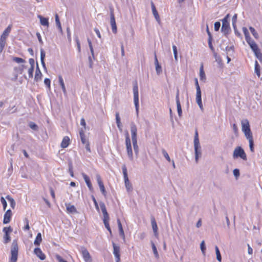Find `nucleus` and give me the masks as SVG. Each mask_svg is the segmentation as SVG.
I'll return each instance as SVG.
<instances>
[{"label": "nucleus", "mask_w": 262, "mask_h": 262, "mask_svg": "<svg viewBox=\"0 0 262 262\" xmlns=\"http://www.w3.org/2000/svg\"><path fill=\"white\" fill-rule=\"evenodd\" d=\"M249 141V148L251 152H254V142L253 140V137L250 138L249 139H247Z\"/></svg>", "instance_id": "2f4dec72"}, {"label": "nucleus", "mask_w": 262, "mask_h": 262, "mask_svg": "<svg viewBox=\"0 0 262 262\" xmlns=\"http://www.w3.org/2000/svg\"><path fill=\"white\" fill-rule=\"evenodd\" d=\"M12 229L10 227H4L3 228V231L5 233V234H9V233L12 231Z\"/></svg>", "instance_id": "603ef678"}, {"label": "nucleus", "mask_w": 262, "mask_h": 262, "mask_svg": "<svg viewBox=\"0 0 262 262\" xmlns=\"http://www.w3.org/2000/svg\"><path fill=\"white\" fill-rule=\"evenodd\" d=\"M81 175H82L89 190L91 192H93L94 189H93V186L92 185L90 178L88 176H87L85 173H84L83 172H82L81 173Z\"/></svg>", "instance_id": "f8f14e48"}, {"label": "nucleus", "mask_w": 262, "mask_h": 262, "mask_svg": "<svg viewBox=\"0 0 262 262\" xmlns=\"http://www.w3.org/2000/svg\"><path fill=\"white\" fill-rule=\"evenodd\" d=\"M41 241H42L41 234V233L39 232L37 233V234L36 236V238L34 241V244L35 246H39V245H40Z\"/></svg>", "instance_id": "bb28decb"}, {"label": "nucleus", "mask_w": 262, "mask_h": 262, "mask_svg": "<svg viewBox=\"0 0 262 262\" xmlns=\"http://www.w3.org/2000/svg\"><path fill=\"white\" fill-rule=\"evenodd\" d=\"M113 247V254L115 257L116 262H120V247L117 246L114 242H112Z\"/></svg>", "instance_id": "9b49d317"}, {"label": "nucleus", "mask_w": 262, "mask_h": 262, "mask_svg": "<svg viewBox=\"0 0 262 262\" xmlns=\"http://www.w3.org/2000/svg\"><path fill=\"white\" fill-rule=\"evenodd\" d=\"M254 72L256 75L259 77L260 76V67L258 62L256 60L254 64Z\"/></svg>", "instance_id": "cd10ccee"}, {"label": "nucleus", "mask_w": 262, "mask_h": 262, "mask_svg": "<svg viewBox=\"0 0 262 262\" xmlns=\"http://www.w3.org/2000/svg\"><path fill=\"white\" fill-rule=\"evenodd\" d=\"M100 188V191L101 192H102V193L103 194V195L104 196H106V191L105 190V187H104V186L103 185V186H100L99 187Z\"/></svg>", "instance_id": "69168bd1"}, {"label": "nucleus", "mask_w": 262, "mask_h": 262, "mask_svg": "<svg viewBox=\"0 0 262 262\" xmlns=\"http://www.w3.org/2000/svg\"><path fill=\"white\" fill-rule=\"evenodd\" d=\"M80 252L84 262H92V258L89 252L84 246L80 247Z\"/></svg>", "instance_id": "1a4fd4ad"}, {"label": "nucleus", "mask_w": 262, "mask_h": 262, "mask_svg": "<svg viewBox=\"0 0 262 262\" xmlns=\"http://www.w3.org/2000/svg\"><path fill=\"white\" fill-rule=\"evenodd\" d=\"M34 69V68H33V67H30V68L29 69V70H28V75H29V77L30 78H32V77H33Z\"/></svg>", "instance_id": "13d9d810"}, {"label": "nucleus", "mask_w": 262, "mask_h": 262, "mask_svg": "<svg viewBox=\"0 0 262 262\" xmlns=\"http://www.w3.org/2000/svg\"><path fill=\"white\" fill-rule=\"evenodd\" d=\"M42 77V73L38 67V63H37V68L35 71L34 80L36 81L40 80Z\"/></svg>", "instance_id": "4be33fe9"}, {"label": "nucleus", "mask_w": 262, "mask_h": 262, "mask_svg": "<svg viewBox=\"0 0 262 262\" xmlns=\"http://www.w3.org/2000/svg\"><path fill=\"white\" fill-rule=\"evenodd\" d=\"M92 200H93V201L94 202V204L95 205L96 210L99 211V206H98V203L94 196H92Z\"/></svg>", "instance_id": "0e129e2a"}, {"label": "nucleus", "mask_w": 262, "mask_h": 262, "mask_svg": "<svg viewBox=\"0 0 262 262\" xmlns=\"http://www.w3.org/2000/svg\"><path fill=\"white\" fill-rule=\"evenodd\" d=\"M102 212L103 215V220H110L108 214L107 212V210L105 209L104 210L102 211Z\"/></svg>", "instance_id": "3c124183"}, {"label": "nucleus", "mask_w": 262, "mask_h": 262, "mask_svg": "<svg viewBox=\"0 0 262 262\" xmlns=\"http://www.w3.org/2000/svg\"><path fill=\"white\" fill-rule=\"evenodd\" d=\"M125 146L127 156L130 161L134 159L131 141L128 132L125 134Z\"/></svg>", "instance_id": "20e7f679"}, {"label": "nucleus", "mask_w": 262, "mask_h": 262, "mask_svg": "<svg viewBox=\"0 0 262 262\" xmlns=\"http://www.w3.org/2000/svg\"><path fill=\"white\" fill-rule=\"evenodd\" d=\"M65 205L68 213L73 214L77 212V209L74 205H71L70 204H66Z\"/></svg>", "instance_id": "6ab92c4d"}, {"label": "nucleus", "mask_w": 262, "mask_h": 262, "mask_svg": "<svg viewBox=\"0 0 262 262\" xmlns=\"http://www.w3.org/2000/svg\"><path fill=\"white\" fill-rule=\"evenodd\" d=\"M29 127L33 130H36L38 128L37 125L33 122H30L29 124Z\"/></svg>", "instance_id": "49530a36"}, {"label": "nucleus", "mask_w": 262, "mask_h": 262, "mask_svg": "<svg viewBox=\"0 0 262 262\" xmlns=\"http://www.w3.org/2000/svg\"><path fill=\"white\" fill-rule=\"evenodd\" d=\"M117 224H118V229H119V235L122 238L123 241H125V234H124V230L123 229V227H122L121 223L120 222V220L119 219H117Z\"/></svg>", "instance_id": "f3484780"}, {"label": "nucleus", "mask_w": 262, "mask_h": 262, "mask_svg": "<svg viewBox=\"0 0 262 262\" xmlns=\"http://www.w3.org/2000/svg\"><path fill=\"white\" fill-rule=\"evenodd\" d=\"M194 147L195 152V160L196 162L201 155V146L200 144L199 135L196 130L194 138Z\"/></svg>", "instance_id": "f03ea898"}, {"label": "nucleus", "mask_w": 262, "mask_h": 262, "mask_svg": "<svg viewBox=\"0 0 262 262\" xmlns=\"http://www.w3.org/2000/svg\"><path fill=\"white\" fill-rule=\"evenodd\" d=\"M233 157L234 159L241 158L244 160H247L246 154L244 150L241 146H237L234 149Z\"/></svg>", "instance_id": "6e6552de"}, {"label": "nucleus", "mask_w": 262, "mask_h": 262, "mask_svg": "<svg viewBox=\"0 0 262 262\" xmlns=\"http://www.w3.org/2000/svg\"><path fill=\"white\" fill-rule=\"evenodd\" d=\"M156 71L158 75H159L161 73L162 68L160 64L156 65Z\"/></svg>", "instance_id": "4d7b16f0"}, {"label": "nucleus", "mask_w": 262, "mask_h": 262, "mask_svg": "<svg viewBox=\"0 0 262 262\" xmlns=\"http://www.w3.org/2000/svg\"><path fill=\"white\" fill-rule=\"evenodd\" d=\"M6 45V41L0 39V54L2 52Z\"/></svg>", "instance_id": "a18cd8bd"}, {"label": "nucleus", "mask_w": 262, "mask_h": 262, "mask_svg": "<svg viewBox=\"0 0 262 262\" xmlns=\"http://www.w3.org/2000/svg\"><path fill=\"white\" fill-rule=\"evenodd\" d=\"M70 141V140L69 137H64L61 143V147L63 148H67L69 145Z\"/></svg>", "instance_id": "412c9836"}, {"label": "nucleus", "mask_w": 262, "mask_h": 262, "mask_svg": "<svg viewBox=\"0 0 262 262\" xmlns=\"http://www.w3.org/2000/svg\"><path fill=\"white\" fill-rule=\"evenodd\" d=\"M225 51H226L227 54L230 55L231 54L230 52H231L232 53L234 51V46H231L230 47H229V46L226 47Z\"/></svg>", "instance_id": "ea45409f"}, {"label": "nucleus", "mask_w": 262, "mask_h": 262, "mask_svg": "<svg viewBox=\"0 0 262 262\" xmlns=\"http://www.w3.org/2000/svg\"><path fill=\"white\" fill-rule=\"evenodd\" d=\"M44 83L49 89L50 88L51 80L49 78H46L44 80Z\"/></svg>", "instance_id": "bf43d9fd"}, {"label": "nucleus", "mask_w": 262, "mask_h": 262, "mask_svg": "<svg viewBox=\"0 0 262 262\" xmlns=\"http://www.w3.org/2000/svg\"><path fill=\"white\" fill-rule=\"evenodd\" d=\"M1 202L3 205L4 210H5L7 206V203L5 198L3 196L1 198Z\"/></svg>", "instance_id": "c03bdc74"}, {"label": "nucleus", "mask_w": 262, "mask_h": 262, "mask_svg": "<svg viewBox=\"0 0 262 262\" xmlns=\"http://www.w3.org/2000/svg\"><path fill=\"white\" fill-rule=\"evenodd\" d=\"M151 224L152 226V228L154 233V234L156 236H157L158 234V226L155 220V219L154 217H152L151 219Z\"/></svg>", "instance_id": "aec40b11"}, {"label": "nucleus", "mask_w": 262, "mask_h": 262, "mask_svg": "<svg viewBox=\"0 0 262 262\" xmlns=\"http://www.w3.org/2000/svg\"><path fill=\"white\" fill-rule=\"evenodd\" d=\"M110 23L112 27V32L114 33H116L117 31V26L115 20V17H110Z\"/></svg>", "instance_id": "5701e85b"}, {"label": "nucleus", "mask_w": 262, "mask_h": 262, "mask_svg": "<svg viewBox=\"0 0 262 262\" xmlns=\"http://www.w3.org/2000/svg\"><path fill=\"white\" fill-rule=\"evenodd\" d=\"M96 180H97L98 184L99 187L100 186L104 185L103 183V182H102V181L101 180V177H100V176L99 174H96Z\"/></svg>", "instance_id": "79ce46f5"}, {"label": "nucleus", "mask_w": 262, "mask_h": 262, "mask_svg": "<svg viewBox=\"0 0 262 262\" xmlns=\"http://www.w3.org/2000/svg\"><path fill=\"white\" fill-rule=\"evenodd\" d=\"M122 172L123 174L125 186L127 192H130L132 190L133 188L132 184L130 183L128 175H127V170L126 167L125 165H123L122 167Z\"/></svg>", "instance_id": "0eeeda50"}, {"label": "nucleus", "mask_w": 262, "mask_h": 262, "mask_svg": "<svg viewBox=\"0 0 262 262\" xmlns=\"http://www.w3.org/2000/svg\"><path fill=\"white\" fill-rule=\"evenodd\" d=\"M200 248H201L202 253L204 255H205V250H206V246H205V242L204 241H203L200 244Z\"/></svg>", "instance_id": "37998d69"}, {"label": "nucleus", "mask_w": 262, "mask_h": 262, "mask_svg": "<svg viewBox=\"0 0 262 262\" xmlns=\"http://www.w3.org/2000/svg\"><path fill=\"white\" fill-rule=\"evenodd\" d=\"M88 44H89V48L90 49L91 54H92L93 57L94 58V49L93 48L92 42L89 38H88Z\"/></svg>", "instance_id": "4c0bfd02"}, {"label": "nucleus", "mask_w": 262, "mask_h": 262, "mask_svg": "<svg viewBox=\"0 0 262 262\" xmlns=\"http://www.w3.org/2000/svg\"><path fill=\"white\" fill-rule=\"evenodd\" d=\"M151 9L152 11V13L154 16H158V13L157 11L156 10V7L153 4V3H151Z\"/></svg>", "instance_id": "de8ad7c7"}, {"label": "nucleus", "mask_w": 262, "mask_h": 262, "mask_svg": "<svg viewBox=\"0 0 262 262\" xmlns=\"http://www.w3.org/2000/svg\"><path fill=\"white\" fill-rule=\"evenodd\" d=\"M207 33H208V42L209 47L212 52H214V48L213 47L212 43V36H211V33H210V32L209 31V30L208 29H207Z\"/></svg>", "instance_id": "b1692460"}, {"label": "nucleus", "mask_w": 262, "mask_h": 262, "mask_svg": "<svg viewBox=\"0 0 262 262\" xmlns=\"http://www.w3.org/2000/svg\"><path fill=\"white\" fill-rule=\"evenodd\" d=\"M172 50L173 52L174 59L176 60H178L177 48L175 45L172 46Z\"/></svg>", "instance_id": "8fccbe9b"}, {"label": "nucleus", "mask_w": 262, "mask_h": 262, "mask_svg": "<svg viewBox=\"0 0 262 262\" xmlns=\"http://www.w3.org/2000/svg\"><path fill=\"white\" fill-rule=\"evenodd\" d=\"M221 27V23L219 21H216L214 23V30L217 31Z\"/></svg>", "instance_id": "5fc2aeb1"}, {"label": "nucleus", "mask_w": 262, "mask_h": 262, "mask_svg": "<svg viewBox=\"0 0 262 262\" xmlns=\"http://www.w3.org/2000/svg\"><path fill=\"white\" fill-rule=\"evenodd\" d=\"M4 243L7 244V243H9L11 240L10 236L9 234H5L4 236Z\"/></svg>", "instance_id": "864d4df0"}, {"label": "nucleus", "mask_w": 262, "mask_h": 262, "mask_svg": "<svg viewBox=\"0 0 262 262\" xmlns=\"http://www.w3.org/2000/svg\"><path fill=\"white\" fill-rule=\"evenodd\" d=\"M115 116H116V124L120 123L121 120H120V118L119 114L118 112L116 113Z\"/></svg>", "instance_id": "e2e57ef3"}, {"label": "nucleus", "mask_w": 262, "mask_h": 262, "mask_svg": "<svg viewBox=\"0 0 262 262\" xmlns=\"http://www.w3.org/2000/svg\"><path fill=\"white\" fill-rule=\"evenodd\" d=\"M249 30H250L251 33L253 35V36L255 38H257L258 37V35L257 33L256 32V31H255V29L254 28L252 27H249Z\"/></svg>", "instance_id": "a19ab883"}, {"label": "nucleus", "mask_w": 262, "mask_h": 262, "mask_svg": "<svg viewBox=\"0 0 262 262\" xmlns=\"http://www.w3.org/2000/svg\"><path fill=\"white\" fill-rule=\"evenodd\" d=\"M151 247H152V249L153 252H154V254L155 255V256L156 258H158L159 257V254H158L157 248L156 247V245H155V244L153 242L151 243Z\"/></svg>", "instance_id": "f704fd0d"}, {"label": "nucleus", "mask_w": 262, "mask_h": 262, "mask_svg": "<svg viewBox=\"0 0 262 262\" xmlns=\"http://www.w3.org/2000/svg\"><path fill=\"white\" fill-rule=\"evenodd\" d=\"M200 77L201 80H203L205 79V74L203 70V66L201 65L200 69Z\"/></svg>", "instance_id": "473e14b6"}, {"label": "nucleus", "mask_w": 262, "mask_h": 262, "mask_svg": "<svg viewBox=\"0 0 262 262\" xmlns=\"http://www.w3.org/2000/svg\"><path fill=\"white\" fill-rule=\"evenodd\" d=\"M196 102L198 104L201 110H203V106L202 101V96H201V91H196Z\"/></svg>", "instance_id": "4468645a"}, {"label": "nucleus", "mask_w": 262, "mask_h": 262, "mask_svg": "<svg viewBox=\"0 0 262 262\" xmlns=\"http://www.w3.org/2000/svg\"><path fill=\"white\" fill-rule=\"evenodd\" d=\"M40 18V24L44 26H49V20L47 17H39Z\"/></svg>", "instance_id": "c85d7f7f"}, {"label": "nucleus", "mask_w": 262, "mask_h": 262, "mask_svg": "<svg viewBox=\"0 0 262 262\" xmlns=\"http://www.w3.org/2000/svg\"><path fill=\"white\" fill-rule=\"evenodd\" d=\"M12 60L18 63H24L25 62V60L24 59L17 57H13Z\"/></svg>", "instance_id": "c9c22d12"}, {"label": "nucleus", "mask_w": 262, "mask_h": 262, "mask_svg": "<svg viewBox=\"0 0 262 262\" xmlns=\"http://www.w3.org/2000/svg\"><path fill=\"white\" fill-rule=\"evenodd\" d=\"M59 18L60 17H55V23H56V25L57 28L58 29L59 32L61 33H62V29L61 25V23L60 21Z\"/></svg>", "instance_id": "7c9ffc66"}, {"label": "nucleus", "mask_w": 262, "mask_h": 262, "mask_svg": "<svg viewBox=\"0 0 262 262\" xmlns=\"http://www.w3.org/2000/svg\"><path fill=\"white\" fill-rule=\"evenodd\" d=\"M249 45L254 53H256V52L259 50L257 44L254 41L249 42Z\"/></svg>", "instance_id": "393cba45"}, {"label": "nucleus", "mask_w": 262, "mask_h": 262, "mask_svg": "<svg viewBox=\"0 0 262 262\" xmlns=\"http://www.w3.org/2000/svg\"><path fill=\"white\" fill-rule=\"evenodd\" d=\"M46 53L43 49H40V60H45Z\"/></svg>", "instance_id": "052dcab7"}, {"label": "nucleus", "mask_w": 262, "mask_h": 262, "mask_svg": "<svg viewBox=\"0 0 262 262\" xmlns=\"http://www.w3.org/2000/svg\"><path fill=\"white\" fill-rule=\"evenodd\" d=\"M255 56L260 61L262 58V54L261 53L260 50H258L256 53H254Z\"/></svg>", "instance_id": "680f3d73"}, {"label": "nucleus", "mask_w": 262, "mask_h": 262, "mask_svg": "<svg viewBox=\"0 0 262 262\" xmlns=\"http://www.w3.org/2000/svg\"><path fill=\"white\" fill-rule=\"evenodd\" d=\"M58 77L59 84L61 86L62 91L64 95H67V90H66V86H65V84L64 83L63 78L61 76V75H58Z\"/></svg>", "instance_id": "a211bd4d"}, {"label": "nucleus", "mask_w": 262, "mask_h": 262, "mask_svg": "<svg viewBox=\"0 0 262 262\" xmlns=\"http://www.w3.org/2000/svg\"><path fill=\"white\" fill-rule=\"evenodd\" d=\"M11 28H12V25H9L3 32V34H2L1 36L0 39L6 41V38L9 36V33L11 32Z\"/></svg>", "instance_id": "dca6fc26"}, {"label": "nucleus", "mask_w": 262, "mask_h": 262, "mask_svg": "<svg viewBox=\"0 0 262 262\" xmlns=\"http://www.w3.org/2000/svg\"><path fill=\"white\" fill-rule=\"evenodd\" d=\"M12 216V211L10 209H8L5 212L4 219H3V223L4 224H8L10 221Z\"/></svg>", "instance_id": "2eb2a0df"}, {"label": "nucleus", "mask_w": 262, "mask_h": 262, "mask_svg": "<svg viewBox=\"0 0 262 262\" xmlns=\"http://www.w3.org/2000/svg\"><path fill=\"white\" fill-rule=\"evenodd\" d=\"M56 258L58 262H68L67 260L63 259L62 257H61L59 255H57Z\"/></svg>", "instance_id": "774afa93"}, {"label": "nucleus", "mask_w": 262, "mask_h": 262, "mask_svg": "<svg viewBox=\"0 0 262 262\" xmlns=\"http://www.w3.org/2000/svg\"><path fill=\"white\" fill-rule=\"evenodd\" d=\"M215 253L216 255V259L219 262H222V256L219 250V248L217 246H215Z\"/></svg>", "instance_id": "c756f323"}, {"label": "nucleus", "mask_w": 262, "mask_h": 262, "mask_svg": "<svg viewBox=\"0 0 262 262\" xmlns=\"http://www.w3.org/2000/svg\"><path fill=\"white\" fill-rule=\"evenodd\" d=\"M194 80H195V86H196V91H201V88H200V87L199 86L198 79L196 78H195Z\"/></svg>", "instance_id": "338daca9"}, {"label": "nucleus", "mask_w": 262, "mask_h": 262, "mask_svg": "<svg viewBox=\"0 0 262 262\" xmlns=\"http://www.w3.org/2000/svg\"><path fill=\"white\" fill-rule=\"evenodd\" d=\"M242 129L244 133L246 139L253 137L250 127L249 122L247 119L244 120L242 121Z\"/></svg>", "instance_id": "39448f33"}, {"label": "nucleus", "mask_w": 262, "mask_h": 262, "mask_svg": "<svg viewBox=\"0 0 262 262\" xmlns=\"http://www.w3.org/2000/svg\"><path fill=\"white\" fill-rule=\"evenodd\" d=\"M130 132L134 150L136 156L137 158L139 153V148L138 145L137 128L134 122H132L130 124Z\"/></svg>", "instance_id": "f257e3e1"}, {"label": "nucleus", "mask_w": 262, "mask_h": 262, "mask_svg": "<svg viewBox=\"0 0 262 262\" xmlns=\"http://www.w3.org/2000/svg\"><path fill=\"white\" fill-rule=\"evenodd\" d=\"M177 111L178 115L180 117L182 116V110L181 108V105L180 102L177 103Z\"/></svg>", "instance_id": "e433bc0d"}, {"label": "nucleus", "mask_w": 262, "mask_h": 262, "mask_svg": "<svg viewBox=\"0 0 262 262\" xmlns=\"http://www.w3.org/2000/svg\"><path fill=\"white\" fill-rule=\"evenodd\" d=\"M108 221L109 220H103V222L104 224L105 227L109 231L110 234H112V230L109 225Z\"/></svg>", "instance_id": "72a5a7b5"}, {"label": "nucleus", "mask_w": 262, "mask_h": 262, "mask_svg": "<svg viewBox=\"0 0 262 262\" xmlns=\"http://www.w3.org/2000/svg\"><path fill=\"white\" fill-rule=\"evenodd\" d=\"M162 154L163 155V156L165 158V159L168 162H170V161H171L170 158L168 153L166 152V151L165 149L162 150Z\"/></svg>", "instance_id": "09e8293b"}, {"label": "nucleus", "mask_w": 262, "mask_h": 262, "mask_svg": "<svg viewBox=\"0 0 262 262\" xmlns=\"http://www.w3.org/2000/svg\"><path fill=\"white\" fill-rule=\"evenodd\" d=\"M6 198L9 200L10 201V206L12 208H14L15 206V201L13 199H12V198H11L10 196L8 195L7 196Z\"/></svg>", "instance_id": "58836bf2"}, {"label": "nucleus", "mask_w": 262, "mask_h": 262, "mask_svg": "<svg viewBox=\"0 0 262 262\" xmlns=\"http://www.w3.org/2000/svg\"><path fill=\"white\" fill-rule=\"evenodd\" d=\"M229 17H224L222 19V26L221 28V31L225 35L228 33L230 30V25L228 21V18Z\"/></svg>", "instance_id": "9d476101"}, {"label": "nucleus", "mask_w": 262, "mask_h": 262, "mask_svg": "<svg viewBox=\"0 0 262 262\" xmlns=\"http://www.w3.org/2000/svg\"><path fill=\"white\" fill-rule=\"evenodd\" d=\"M34 253L40 260H43L46 259V255L42 252L40 248H35L34 250Z\"/></svg>", "instance_id": "ddd939ff"}, {"label": "nucleus", "mask_w": 262, "mask_h": 262, "mask_svg": "<svg viewBox=\"0 0 262 262\" xmlns=\"http://www.w3.org/2000/svg\"><path fill=\"white\" fill-rule=\"evenodd\" d=\"M134 102L136 108L137 115H138L139 103V92L137 83L136 82L133 86Z\"/></svg>", "instance_id": "423d86ee"}, {"label": "nucleus", "mask_w": 262, "mask_h": 262, "mask_svg": "<svg viewBox=\"0 0 262 262\" xmlns=\"http://www.w3.org/2000/svg\"><path fill=\"white\" fill-rule=\"evenodd\" d=\"M79 136H80V140H81V143L83 144H85L86 143V142H89L86 140L85 136V134H84V130H83V129H81L79 130Z\"/></svg>", "instance_id": "a878e982"}, {"label": "nucleus", "mask_w": 262, "mask_h": 262, "mask_svg": "<svg viewBox=\"0 0 262 262\" xmlns=\"http://www.w3.org/2000/svg\"><path fill=\"white\" fill-rule=\"evenodd\" d=\"M233 174L236 178L239 177L240 173L239 170L237 168H235L233 171Z\"/></svg>", "instance_id": "6e6d98bb"}, {"label": "nucleus", "mask_w": 262, "mask_h": 262, "mask_svg": "<svg viewBox=\"0 0 262 262\" xmlns=\"http://www.w3.org/2000/svg\"><path fill=\"white\" fill-rule=\"evenodd\" d=\"M18 247L17 241L14 239L12 242L11 248V257L10 262H17L18 256Z\"/></svg>", "instance_id": "7ed1b4c3"}]
</instances>
